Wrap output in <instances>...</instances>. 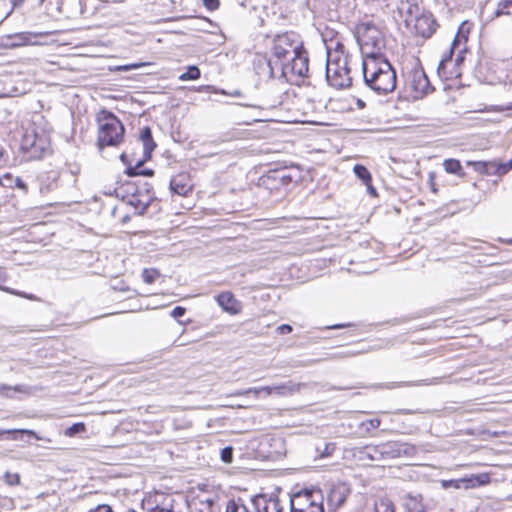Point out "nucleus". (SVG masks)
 <instances>
[{
  "label": "nucleus",
  "mask_w": 512,
  "mask_h": 512,
  "mask_svg": "<svg viewBox=\"0 0 512 512\" xmlns=\"http://www.w3.org/2000/svg\"><path fill=\"white\" fill-rule=\"evenodd\" d=\"M506 110H512V102L505 105V106H489V107H485V109H483L482 111H487V112H492V111H496V112H503V111H506Z\"/></svg>",
  "instance_id": "43"
},
{
  "label": "nucleus",
  "mask_w": 512,
  "mask_h": 512,
  "mask_svg": "<svg viewBox=\"0 0 512 512\" xmlns=\"http://www.w3.org/2000/svg\"><path fill=\"white\" fill-rule=\"evenodd\" d=\"M348 497V490L344 486H333L327 496V502L330 507L337 509L341 507Z\"/></svg>",
  "instance_id": "19"
},
{
  "label": "nucleus",
  "mask_w": 512,
  "mask_h": 512,
  "mask_svg": "<svg viewBox=\"0 0 512 512\" xmlns=\"http://www.w3.org/2000/svg\"><path fill=\"white\" fill-rule=\"evenodd\" d=\"M225 512H249L246 506L237 504L234 500H230L227 505Z\"/></svg>",
  "instance_id": "40"
},
{
  "label": "nucleus",
  "mask_w": 512,
  "mask_h": 512,
  "mask_svg": "<svg viewBox=\"0 0 512 512\" xmlns=\"http://www.w3.org/2000/svg\"><path fill=\"white\" fill-rule=\"evenodd\" d=\"M185 312L186 309L184 307L177 306L171 311V316L174 317L175 319H178L182 317L185 314Z\"/></svg>",
  "instance_id": "46"
},
{
  "label": "nucleus",
  "mask_w": 512,
  "mask_h": 512,
  "mask_svg": "<svg viewBox=\"0 0 512 512\" xmlns=\"http://www.w3.org/2000/svg\"><path fill=\"white\" fill-rule=\"evenodd\" d=\"M355 175L362 180L363 184L372 182V176L369 170L361 164H356L353 168Z\"/></svg>",
  "instance_id": "28"
},
{
  "label": "nucleus",
  "mask_w": 512,
  "mask_h": 512,
  "mask_svg": "<svg viewBox=\"0 0 512 512\" xmlns=\"http://www.w3.org/2000/svg\"><path fill=\"white\" fill-rule=\"evenodd\" d=\"M89 512H114L112 508L107 504H101L91 509Z\"/></svg>",
  "instance_id": "48"
},
{
  "label": "nucleus",
  "mask_w": 512,
  "mask_h": 512,
  "mask_svg": "<svg viewBox=\"0 0 512 512\" xmlns=\"http://www.w3.org/2000/svg\"><path fill=\"white\" fill-rule=\"evenodd\" d=\"M259 512H283V509L278 499L270 498L265 501L264 507Z\"/></svg>",
  "instance_id": "34"
},
{
  "label": "nucleus",
  "mask_w": 512,
  "mask_h": 512,
  "mask_svg": "<svg viewBox=\"0 0 512 512\" xmlns=\"http://www.w3.org/2000/svg\"><path fill=\"white\" fill-rule=\"evenodd\" d=\"M4 434L11 435V438L16 440L17 434H26L28 436H32L36 440H40L41 438L33 431L28 429H10V430H1L0 437Z\"/></svg>",
  "instance_id": "30"
},
{
  "label": "nucleus",
  "mask_w": 512,
  "mask_h": 512,
  "mask_svg": "<svg viewBox=\"0 0 512 512\" xmlns=\"http://www.w3.org/2000/svg\"><path fill=\"white\" fill-rule=\"evenodd\" d=\"M291 512H324L321 494L308 490L297 493L291 500Z\"/></svg>",
  "instance_id": "9"
},
{
  "label": "nucleus",
  "mask_w": 512,
  "mask_h": 512,
  "mask_svg": "<svg viewBox=\"0 0 512 512\" xmlns=\"http://www.w3.org/2000/svg\"><path fill=\"white\" fill-rule=\"evenodd\" d=\"M406 87L414 98H422L434 90L425 71L421 67L410 70L406 75Z\"/></svg>",
  "instance_id": "10"
},
{
  "label": "nucleus",
  "mask_w": 512,
  "mask_h": 512,
  "mask_svg": "<svg viewBox=\"0 0 512 512\" xmlns=\"http://www.w3.org/2000/svg\"><path fill=\"white\" fill-rule=\"evenodd\" d=\"M4 182H5V184H3V187H13L14 182H12L11 184H10V180H4Z\"/></svg>",
  "instance_id": "59"
},
{
  "label": "nucleus",
  "mask_w": 512,
  "mask_h": 512,
  "mask_svg": "<svg viewBox=\"0 0 512 512\" xmlns=\"http://www.w3.org/2000/svg\"><path fill=\"white\" fill-rule=\"evenodd\" d=\"M279 334H289L292 332V327L289 324H282L277 328Z\"/></svg>",
  "instance_id": "50"
},
{
  "label": "nucleus",
  "mask_w": 512,
  "mask_h": 512,
  "mask_svg": "<svg viewBox=\"0 0 512 512\" xmlns=\"http://www.w3.org/2000/svg\"><path fill=\"white\" fill-rule=\"evenodd\" d=\"M468 164L473 165L475 171L481 173V174H488L496 175L495 169L498 168L497 164L494 162H483V161H477V162H469Z\"/></svg>",
  "instance_id": "25"
},
{
  "label": "nucleus",
  "mask_w": 512,
  "mask_h": 512,
  "mask_svg": "<svg viewBox=\"0 0 512 512\" xmlns=\"http://www.w3.org/2000/svg\"><path fill=\"white\" fill-rule=\"evenodd\" d=\"M276 172L278 179L280 180V183L284 189H286L292 182H294L287 168L276 169Z\"/></svg>",
  "instance_id": "35"
},
{
  "label": "nucleus",
  "mask_w": 512,
  "mask_h": 512,
  "mask_svg": "<svg viewBox=\"0 0 512 512\" xmlns=\"http://www.w3.org/2000/svg\"><path fill=\"white\" fill-rule=\"evenodd\" d=\"M140 175L139 176H153L154 175V171L152 169H149V168H145V169H142L140 168Z\"/></svg>",
  "instance_id": "53"
},
{
  "label": "nucleus",
  "mask_w": 512,
  "mask_h": 512,
  "mask_svg": "<svg viewBox=\"0 0 512 512\" xmlns=\"http://www.w3.org/2000/svg\"><path fill=\"white\" fill-rule=\"evenodd\" d=\"M460 44V38L459 36L457 35L453 42H452V47H451V53H453V51L455 50V48ZM452 54L446 56V57H443L441 59V61L439 62L438 64V68H437V73L440 77H445V78H453V77H458L460 76V72L454 67L453 70H450V71H447V68L450 64H452Z\"/></svg>",
  "instance_id": "17"
},
{
  "label": "nucleus",
  "mask_w": 512,
  "mask_h": 512,
  "mask_svg": "<svg viewBox=\"0 0 512 512\" xmlns=\"http://www.w3.org/2000/svg\"><path fill=\"white\" fill-rule=\"evenodd\" d=\"M37 5L50 18L57 19L62 14V0H38Z\"/></svg>",
  "instance_id": "21"
},
{
  "label": "nucleus",
  "mask_w": 512,
  "mask_h": 512,
  "mask_svg": "<svg viewBox=\"0 0 512 512\" xmlns=\"http://www.w3.org/2000/svg\"><path fill=\"white\" fill-rule=\"evenodd\" d=\"M253 66L256 74L265 80L279 79L278 65L270 57L267 58L265 55H257L253 61Z\"/></svg>",
  "instance_id": "12"
},
{
  "label": "nucleus",
  "mask_w": 512,
  "mask_h": 512,
  "mask_svg": "<svg viewBox=\"0 0 512 512\" xmlns=\"http://www.w3.org/2000/svg\"><path fill=\"white\" fill-rule=\"evenodd\" d=\"M353 326V324L351 323H341V324H334V325H331V326H328L329 329H341V328H346V327H351Z\"/></svg>",
  "instance_id": "54"
},
{
  "label": "nucleus",
  "mask_w": 512,
  "mask_h": 512,
  "mask_svg": "<svg viewBox=\"0 0 512 512\" xmlns=\"http://www.w3.org/2000/svg\"><path fill=\"white\" fill-rule=\"evenodd\" d=\"M49 140L46 135L35 131H26L21 141V149L29 159H41L49 151Z\"/></svg>",
  "instance_id": "8"
},
{
  "label": "nucleus",
  "mask_w": 512,
  "mask_h": 512,
  "mask_svg": "<svg viewBox=\"0 0 512 512\" xmlns=\"http://www.w3.org/2000/svg\"><path fill=\"white\" fill-rule=\"evenodd\" d=\"M0 288H7V287H6V286H2V285H0Z\"/></svg>",
  "instance_id": "64"
},
{
  "label": "nucleus",
  "mask_w": 512,
  "mask_h": 512,
  "mask_svg": "<svg viewBox=\"0 0 512 512\" xmlns=\"http://www.w3.org/2000/svg\"><path fill=\"white\" fill-rule=\"evenodd\" d=\"M374 512H395V506L390 499L380 498L375 502Z\"/></svg>",
  "instance_id": "27"
},
{
  "label": "nucleus",
  "mask_w": 512,
  "mask_h": 512,
  "mask_svg": "<svg viewBox=\"0 0 512 512\" xmlns=\"http://www.w3.org/2000/svg\"><path fill=\"white\" fill-rule=\"evenodd\" d=\"M11 392L15 393H29L30 389L28 386L25 385H15V386H9L6 384L0 385V393L4 394L7 397H11Z\"/></svg>",
  "instance_id": "26"
},
{
  "label": "nucleus",
  "mask_w": 512,
  "mask_h": 512,
  "mask_svg": "<svg viewBox=\"0 0 512 512\" xmlns=\"http://www.w3.org/2000/svg\"><path fill=\"white\" fill-rule=\"evenodd\" d=\"M4 180H10V184L13 182V176L10 173H5L3 176H0V186L5 184Z\"/></svg>",
  "instance_id": "52"
},
{
  "label": "nucleus",
  "mask_w": 512,
  "mask_h": 512,
  "mask_svg": "<svg viewBox=\"0 0 512 512\" xmlns=\"http://www.w3.org/2000/svg\"><path fill=\"white\" fill-rule=\"evenodd\" d=\"M461 53H462V50L459 51V53L454 61V64H453L454 66L459 65L463 61V56L461 55Z\"/></svg>",
  "instance_id": "55"
},
{
  "label": "nucleus",
  "mask_w": 512,
  "mask_h": 512,
  "mask_svg": "<svg viewBox=\"0 0 512 512\" xmlns=\"http://www.w3.org/2000/svg\"><path fill=\"white\" fill-rule=\"evenodd\" d=\"M13 186L23 190L24 192H27V185L26 183L19 177L13 178Z\"/></svg>",
  "instance_id": "47"
},
{
  "label": "nucleus",
  "mask_w": 512,
  "mask_h": 512,
  "mask_svg": "<svg viewBox=\"0 0 512 512\" xmlns=\"http://www.w3.org/2000/svg\"><path fill=\"white\" fill-rule=\"evenodd\" d=\"M445 4L453 9H463L468 7L472 0H443Z\"/></svg>",
  "instance_id": "38"
},
{
  "label": "nucleus",
  "mask_w": 512,
  "mask_h": 512,
  "mask_svg": "<svg viewBox=\"0 0 512 512\" xmlns=\"http://www.w3.org/2000/svg\"><path fill=\"white\" fill-rule=\"evenodd\" d=\"M380 424H381V420L379 418L369 419L365 423H363V425H365L367 427V429H369V428L377 429L380 426Z\"/></svg>",
  "instance_id": "45"
},
{
  "label": "nucleus",
  "mask_w": 512,
  "mask_h": 512,
  "mask_svg": "<svg viewBox=\"0 0 512 512\" xmlns=\"http://www.w3.org/2000/svg\"><path fill=\"white\" fill-rule=\"evenodd\" d=\"M355 36L360 46L362 60L385 57L381 52L384 38L381 30L372 22H362L356 26Z\"/></svg>",
  "instance_id": "3"
},
{
  "label": "nucleus",
  "mask_w": 512,
  "mask_h": 512,
  "mask_svg": "<svg viewBox=\"0 0 512 512\" xmlns=\"http://www.w3.org/2000/svg\"><path fill=\"white\" fill-rule=\"evenodd\" d=\"M374 451L383 458H398L408 453L406 444L398 441H387L374 447Z\"/></svg>",
  "instance_id": "13"
},
{
  "label": "nucleus",
  "mask_w": 512,
  "mask_h": 512,
  "mask_svg": "<svg viewBox=\"0 0 512 512\" xmlns=\"http://www.w3.org/2000/svg\"><path fill=\"white\" fill-rule=\"evenodd\" d=\"M140 140L142 141L143 144V156L146 159H150L153 150L156 148V144L153 140L152 131L150 127L145 126L141 129Z\"/></svg>",
  "instance_id": "22"
},
{
  "label": "nucleus",
  "mask_w": 512,
  "mask_h": 512,
  "mask_svg": "<svg viewBox=\"0 0 512 512\" xmlns=\"http://www.w3.org/2000/svg\"><path fill=\"white\" fill-rule=\"evenodd\" d=\"M418 7L416 5H411L408 2L401 3V6L398 7V11L400 14H403L405 11L408 16L405 17V22L409 24L414 21V28L418 35L423 38H429L436 31V20L431 13H422L421 15L415 16L413 18L414 10H417Z\"/></svg>",
  "instance_id": "6"
},
{
  "label": "nucleus",
  "mask_w": 512,
  "mask_h": 512,
  "mask_svg": "<svg viewBox=\"0 0 512 512\" xmlns=\"http://www.w3.org/2000/svg\"><path fill=\"white\" fill-rule=\"evenodd\" d=\"M441 486L444 489H448V488L461 489V488H463L462 478L461 479L442 480Z\"/></svg>",
  "instance_id": "39"
},
{
  "label": "nucleus",
  "mask_w": 512,
  "mask_h": 512,
  "mask_svg": "<svg viewBox=\"0 0 512 512\" xmlns=\"http://www.w3.org/2000/svg\"><path fill=\"white\" fill-rule=\"evenodd\" d=\"M4 481L9 486H17L20 484L21 478L18 473H13V472L7 471L4 474Z\"/></svg>",
  "instance_id": "37"
},
{
  "label": "nucleus",
  "mask_w": 512,
  "mask_h": 512,
  "mask_svg": "<svg viewBox=\"0 0 512 512\" xmlns=\"http://www.w3.org/2000/svg\"><path fill=\"white\" fill-rule=\"evenodd\" d=\"M152 195L150 190L146 188V193L141 194L137 189L131 192V197L128 200V204L133 206L136 210V214L143 215L152 201Z\"/></svg>",
  "instance_id": "16"
},
{
  "label": "nucleus",
  "mask_w": 512,
  "mask_h": 512,
  "mask_svg": "<svg viewBox=\"0 0 512 512\" xmlns=\"http://www.w3.org/2000/svg\"><path fill=\"white\" fill-rule=\"evenodd\" d=\"M86 431H87L86 424L84 422H77V423L72 424L70 427H68L64 431V435L66 437L72 438V437L76 436L77 434H82V433H85Z\"/></svg>",
  "instance_id": "29"
},
{
  "label": "nucleus",
  "mask_w": 512,
  "mask_h": 512,
  "mask_svg": "<svg viewBox=\"0 0 512 512\" xmlns=\"http://www.w3.org/2000/svg\"><path fill=\"white\" fill-rule=\"evenodd\" d=\"M498 168L495 169L496 175H504L506 174L510 169H512V160L508 163L504 164H497Z\"/></svg>",
  "instance_id": "42"
},
{
  "label": "nucleus",
  "mask_w": 512,
  "mask_h": 512,
  "mask_svg": "<svg viewBox=\"0 0 512 512\" xmlns=\"http://www.w3.org/2000/svg\"><path fill=\"white\" fill-rule=\"evenodd\" d=\"M98 139L100 150L106 146H118L124 137L125 128L122 122L110 111L103 110L98 115Z\"/></svg>",
  "instance_id": "4"
},
{
  "label": "nucleus",
  "mask_w": 512,
  "mask_h": 512,
  "mask_svg": "<svg viewBox=\"0 0 512 512\" xmlns=\"http://www.w3.org/2000/svg\"><path fill=\"white\" fill-rule=\"evenodd\" d=\"M160 277V273L158 270L154 268H146L142 272V278L145 284L152 285L155 280Z\"/></svg>",
  "instance_id": "33"
},
{
  "label": "nucleus",
  "mask_w": 512,
  "mask_h": 512,
  "mask_svg": "<svg viewBox=\"0 0 512 512\" xmlns=\"http://www.w3.org/2000/svg\"><path fill=\"white\" fill-rule=\"evenodd\" d=\"M218 304L230 314H238L242 309V304L235 298L231 291H224L217 297Z\"/></svg>",
  "instance_id": "18"
},
{
  "label": "nucleus",
  "mask_w": 512,
  "mask_h": 512,
  "mask_svg": "<svg viewBox=\"0 0 512 512\" xmlns=\"http://www.w3.org/2000/svg\"><path fill=\"white\" fill-rule=\"evenodd\" d=\"M293 389L290 386H287L285 384L270 387V386H263V387H254V388H248L245 390L237 391L235 393L236 396H249L253 395L255 398L260 397V395L264 394L266 396L271 395L273 392L277 394H285L287 392H291Z\"/></svg>",
  "instance_id": "14"
},
{
  "label": "nucleus",
  "mask_w": 512,
  "mask_h": 512,
  "mask_svg": "<svg viewBox=\"0 0 512 512\" xmlns=\"http://www.w3.org/2000/svg\"><path fill=\"white\" fill-rule=\"evenodd\" d=\"M143 65H144V63H133V64H129V65L120 66L119 70L129 71V70L140 68Z\"/></svg>",
  "instance_id": "49"
},
{
  "label": "nucleus",
  "mask_w": 512,
  "mask_h": 512,
  "mask_svg": "<svg viewBox=\"0 0 512 512\" xmlns=\"http://www.w3.org/2000/svg\"><path fill=\"white\" fill-rule=\"evenodd\" d=\"M444 169L449 174H454L460 177H463L465 175V172L462 168V165L459 160L457 159H446L443 162Z\"/></svg>",
  "instance_id": "24"
},
{
  "label": "nucleus",
  "mask_w": 512,
  "mask_h": 512,
  "mask_svg": "<svg viewBox=\"0 0 512 512\" xmlns=\"http://www.w3.org/2000/svg\"><path fill=\"white\" fill-rule=\"evenodd\" d=\"M357 104H358L359 107H364V105H365L362 100H358Z\"/></svg>",
  "instance_id": "61"
},
{
  "label": "nucleus",
  "mask_w": 512,
  "mask_h": 512,
  "mask_svg": "<svg viewBox=\"0 0 512 512\" xmlns=\"http://www.w3.org/2000/svg\"><path fill=\"white\" fill-rule=\"evenodd\" d=\"M496 17L502 15H512V0H502L498 3L494 12Z\"/></svg>",
  "instance_id": "31"
},
{
  "label": "nucleus",
  "mask_w": 512,
  "mask_h": 512,
  "mask_svg": "<svg viewBox=\"0 0 512 512\" xmlns=\"http://www.w3.org/2000/svg\"><path fill=\"white\" fill-rule=\"evenodd\" d=\"M279 79L290 80V76L306 77L309 72V57L308 52L302 46L301 49L296 51L292 57L282 63L279 67Z\"/></svg>",
  "instance_id": "7"
},
{
  "label": "nucleus",
  "mask_w": 512,
  "mask_h": 512,
  "mask_svg": "<svg viewBox=\"0 0 512 512\" xmlns=\"http://www.w3.org/2000/svg\"><path fill=\"white\" fill-rule=\"evenodd\" d=\"M491 475L488 472L473 474L469 477L462 478L463 488L464 489H473L480 486H485L490 484Z\"/></svg>",
  "instance_id": "20"
},
{
  "label": "nucleus",
  "mask_w": 512,
  "mask_h": 512,
  "mask_svg": "<svg viewBox=\"0 0 512 512\" xmlns=\"http://www.w3.org/2000/svg\"><path fill=\"white\" fill-rule=\"evenodd\" d=\"M6 275V271L2 268H0V280H4Z\"/></svg>",
  "instance_id": "58"
},
{
  "label": "nucleus",
  "mask_w": 512,
  "mask_h": 512,
  "mask_svg": "<svg viewBox=\"0 0 512 512\" xmlns=\"http://www.w3.org/2000/svg\"><path fill=\"white\" fill-rule=\"evenodd\" d=\"M25 0H11V3L13 5V8L19 7L21 4H23Z\"/></svg>",
  "instance_id": "57"
},
{
  "label": "nucleus",
  "mask_w": 512,
  "mask_h": 512,
  "mask_svg": "<svg viewBox=\"0 0 512 512\" xmlns=\"http://www.w3.org/2000/svg\"><path fill=\"white\" fill-rule=\"evenodd\" d=\"M17 295L22 296V297H26L28 299H32L33 298L31 295H26L25 293H17Z\"/></svg>",
  "instance_id": "60"
},
{
  "label": "nucleus",
  "mask_w": 512,
  "mask_h": 512,
  "mask_svg": "<svg viewBox=\"0 0 512 512\" xmlns=\"http://www.w3.org/2000/svg\"><path fill=\"white\" fill-rule=\"evenodd\" d=\"M220 456L223 462L231 463L233 460V448L231 446L223 448Z\"/></svg>",
  "instance_id": "41"
},
{
  "label": "nucleus",
  "mask_w": 512,
  "mask_h": 512,
  "mask_svg": "<svg viewBox=\"0 0 512 512\" xmlns=\"http://www.w3.org/2000/svg\"><path fill=\"white\" fill-rule=\"evenodd\" d=\"M146 160L147 159L143 156V159L138 160L135 165H128L125 169V174L129 177L139 176L140 168Z\"/></svg>",
  "instance_id": "36"
},
{
  "label": "nucleus",
  "mask_w": 512,
  "mask_h": 512,
  "mask_svg": "<svg viewBox=\"0 0 512 512\" xmlns=\"http://www.w3.org/2000/svg\"><path fill=\"white\" fill-rule=\"evenodd\" d=\"M128 220H129V216H128V215H126V216L123 218V222H126V221H128Z\"/></svg>",
  "instance_id": "62"
},
{
  "label": "nucleus",
  "mask_w": 512,
  "mask_h": 512,
  "mask_svg": "<svg viewBox=\"0 0 512 512\" xmlns=\"http://www.w3.org/2000/svg\"><path fill=\"white\" fill-rule=\"evenodd\" d=\"M366 187H367V192L369 193V195L375 197L377 196V192H376V189L375 187L372 185V182H368V183H365Z\"/></svg>",
  "instance_id": "51"
},
{
  "label": "nucleus",
  "mask_w": 512,
  "mask_h": 512,
  "mask_svg": "<svg viewBox=\"0 0 512 512\" xmlns=\"http://www.w3.org/2000/svg\"><path fill=\"white\" fill-rule=\"evenodd\" d=\"M204 6L210 10L214 11L219 7V0H202Z\"/></svg>",
  "instance_id": "44"
},
{
  "label": "nucleus",
  "mask_w": 512,
  "mask_h": 512,
  "mask_svg": "<svg viewBox=\"0 0 512 512\" xmlns=\"http://www.w3.org/2000/svg\"><path fill=\"white\" fill-rule=\"evenodd\" d=\"M303 42L295 32H285L277 34L272 41L271 58L278 67L288 61L292 55L301 49Z\"/></svg>",
  "instance_id": "5"
},
{
  "label": "nucleus",
  "mask_w": 512,
  "mask_h": 512,
  "mask_svg": "<svg viewBox=\"0 0 512 512\" xmlns=\"http://www.w3.org/2000/svg\"><path fill=\"white\" fill-rule=\"evenodd\" d=\"M45 35H48V33H46V32L45 33H43V32L36 33V32L25 31V32L8 34V35H4L1 37L0 45L5 49H15V48H19V47L27 46V45H36L37 42L34 41L33 39L38 36H45Z\"/></svg>",
  "instance_id": "11"
},
{
  "label": "nucleus",
  "mask_w": 512,
  "mask_h": 512,
  "mask_svg": "<svg viewBox=\"0 0 512 512\" xmlns=\"http://www.w3.org/2000/svg\"><path fill=\"white\" fill-rule=\"evenodd\" d=\"M193 189V183L188 173L182 172L170 180V190L179 196H187Z\"/></svg>",
  "instance_id": "15"
},
{
  "label": "nucleus",
  "mask_w": 512,
  "mask_h": 512,
  "mask_svg": "<svg viewBox=\"0 0 512 512\" xmlns=\"http://www.w3.org/2000/svg\"><path fill=\"white\" fill-rule=\"evenodd\" d=\"M365 84L378 94H388L396 88V72L386 57L362 60Z\"/></svg>",
  "instance_id": "1"
},
{
  "label": "nucleus",
  "mask_w": 512,
  "mask_h": 512,
  "mask_svg": "<svg viewBox=\"0 0 512 512\" xmlns=\"http://www.w3.org/2000/svg\"><path fill=\"white\" fill-rule=\"evenodd\" d=\"M120 160H121V162H122L123 164H125V165H127V166H128V165H130V164H129V160H128V155H127L126 153H122V154L120 155Z\"/></svg>",
  "instance_id": "56"
},
{
  "label": "nucleus",
  "mask_w": 512,
  "mask_h": 512,
  "mask_svg": "<svg viewBox=\"0 0 512 512\" xmlns=\"http://www.w3.org/2000/svg\"><path fill=\"white\" fill-rule=\"evenodd\" d=\"M259 185L270 191H279L283 188L275 170H270L259 179Z\"/></svg>",
  "instance_id": "23"
},
{
  "label": "nucleus",
  "mask_w": 512,
  "mask_h": 512,
  "mask_svg": "<svg viewBox=\"0 0 512 512\" xmlns=\"http://www.w3.org/2000/svg\"><path fill=\"white\" fill-rule=\"evenodd\" d=\"M507 243H508V244H512V238H511V239H509V240H507Z\"/></svg>",
  "instance_id": "63"
},
{
  "label": "nucleus",
  "mask_w": 512,
  "mask_h": 512,
  "mask_svg": "<svg viewBox=\"0 0 512 512\" xmlns=\"http://www.w3.org/2000/svg\"><path fill=\"white\" fill-rule=\"evenodd\" d=\"M200 76V69L195 65H191L187 68L186 72L180 75L179 79L181 81L197 80Z\"/></svg>",
  "instance_id": "32"
},
{
  "label": "nucleus",
  "mask_w": 512,
  "mask_h": 512,
  "mask_svg": "<svg viewBox=\"0 0 512 512\" xmlns=\"http://www.w3.org/2000/svg\"><path fill=\"white\" fill-rule=\"evenodd\" d=\"M352 57L345 53V47L337 42L334 49H327L326 80L332 87L343 89L352 83Z\"/></svg>",
  "instance_id": "2"
}]
</instances>
